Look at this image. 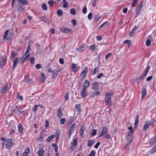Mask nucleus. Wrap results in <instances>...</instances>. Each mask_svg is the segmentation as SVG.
<instances>
[{
	"mask_svg": "<svg viewBox=\"0 0 156 156\" xmlns=\"http://www.w3.org/2000/svg\"><path fill=\"white\" fill-rule=\"evenodd\" d=\"M113 95L112 93H107L106 94V97L105 98V103L107 105L111 106L112 104V101H111L112 96Z\"/></svg>",
	"mask_w": 156,
	"mask_h": 156,
	"instance_id": "nucleus-1",
	"label": "nucleus"
},
{
	"mask_svg": "<svg viewBox=\"0 0 156 156\" xmlns=\"http://www.w3.org/2000/svg\"><path fill=\"white\" fill-rule=\"evenodd\" d=\"M14 145V142L12 138H8L6 141L5 148L7 149L12 148Z\"/></svg>",
	"mask_w": 156,
	"mask_h": 156,
	"instance_id": "nucleus-2",
	"label": "nucleus"
},
{
	"mask_svg": "<svg viewBox=\"0 0 156 156\" xmlns=\"http://www.w3.org/2000/svg\"><path fill=\"white\" fill-rule=\"evenodd\" d=\"M88 72V68L86 67L84 70L82 71L80 76V79L81 80H83L87 76Z\"/></svg>",
	"mask_w": 156,
	"mask_h": 156,
	"instance_id": "nucleus-3",
	"label": "nucleus"
},
{
	"mask_svg": "<svg viewBox=\"0 0 156 156\" xmlns=\"http://www.w3.org/2000/svg\"><path fill=\"white\" fill-rule=\"evenodd\" d=\"M155 120H154L153 122H151L149 120H147L144 123V125L143 128V130L144 131H146L148 128L149 126L153 124L155 122Z\"/></svg>",
	"mask_w": 156,
	"mask_h": 156,
	"instance_id": "nucleus-4",
	"label": "nucleus"
},
{
	"mask_svg": "<svg viewBox=\"0 0 156 156\" xmlns=\"http://www.w3.org/2000/svg\"><path fill=\"white\" fill-rule=\"evenodd\" d=\"M77 126L76 123H74L72 126L70 127L69 131H70V134L73 133L75 130L76 129Z\"/></svg>",
	"mask_w": 156,
	"mask_h": 156,
	"instance_id": "nucleus-5",
	"label": "nucleus"
},
{
	"mask_svg": "<svg viewBox=\"0 0 156 156\" xmlns=\"http://www.w3.org/2000/svg\"><path fill=\"white\" fill-rule=\"evenodd\" d=\"M92 89L95 91L98 90L99 89V85L98 82H95L92 85Z\"/></svg>",
	"mask_w": 156,
	"mask_h": 156,
	"instance_id": "nucleus-6",
	"label": "nucleus"
},
{
	"mask_svg": "<svg viewBox=\"0 0 156 156\" xmlns=\"http://www.w3.org/2000/svg\"><path fill=\"white\" fill-rule=\"evenodd\" d=\"M17 8L18 11L22 12L25 9V7L24 5L18 2L17 5Z\"/></svg>",
	"mask_w": 156,
	"mask_h": 156,
	"instance_id": "nucleus-7",
	"label": "nucleus"
},
{
	"mask_svg": "<svg viewBox=\"0 0 156 156\" xmlns=\"http://www.w3.org/2000/svg\"><path fill=\"white\" fill-rule=\"evenodd\" d=\"M80 94L83 98L86 97L88 95L86 89L83 88Z\"/></svg>",
	"mask_w": 156,
	"mask_h": 156,
	"instance_id": "nucleus-8",
	"label": "nucleus"
},
{
	"mask_svg": "<svg viewBox=\"0 0 156 156\" xmlns=\"http://www.w3.org/2000/svg\"><path fill=\"white\" fill-rule=\"evenodd\" d=\"M60 30L62 32L68 33L70 32L71 31V30L67 28V27H62L60 29Z\"/></svg>",
	"mask_w": 156,
	"mask_h": 156,
	"instance_id": "nucleus-9",
	"label": "nucleus"
},
{
	"mask_svg": "<svg viewBox=\"0 0 156 156\" xmlns=\"http://www.w3.org/2000/svg\"><path fill=\"white\" fill-rule=\"evenodd\" d=\"M18 58H16L13 59V67H12V69H15L16 68V67L17 66V64L18 63Z\"/></svg>",
	"mask_w": 156,
	"mask_h": 156,
	"instance_id": "nucleus-10",
	"label": "nucleus"
},
{
	"mask_svg": "<svg viewBox=\"0 0 156 156\" xmlns=\"http://www.w3.org/2000/svg\"><path fill=\"white\" fill-rule=\"evenodd\" d=\"M142 98H144L147 94V89L146 87H143L142 88Z\"/></svg>",
	"mask_w": 156,
	"mask_h": 156,
	"instance_id": "nucleus-11",
	"label": "nucleus"
},
{
	"mask_svg": "<svg viewBox=\"0 0 156 156\" xmlns=\"http://www.w3.org/2000/svg\"><path fill=\"white\" fill-rule=\"evenodd\" d=\"M87 47V46L85 45H83L79 48H76V50L78 52H81L85 50Z\"/></svg>",
	"mask_w": 156,
	"mask_h": 156,
	"instance_id": "nucleus-12",
	"label": "nucleus"
},
{
	"mask_svg": "<svg viewBox=\"0 0 156 156\" xmlns=\"http://www.w3.org/2000/svg\"><path fill=\"white\" fill-rule=\"evenodd\" d=\"M45 151L43 149L41 148L37 151V154L39 156H44Z\"/></svg>",
	"mask_w": 156,
	"mask_h": 156,
	"instance_id": "nucleus-13",
	"label": "nucleus"
},
{
	"mask_svg": "<svg viewBox=\"0 0 156 156\" xmlns=\"http://www.w3.org/2000/svg\"><path fill=\"white\" fill-rule=\"evenodd\" d=\"M143 5L142 4H141L140 5H139L137 8L136 9V15L137 16L140 13L141 10L142 8Z\"/></svg>",
	"mask_w": 156,
	"mask_h": 156,
	"instance_id": "nucleus-14",
	"label": "nucleus"
},
{
	"mask_svg": "<svg viewBox=\"0 0 156 156\" xmlns=\"http://www.w3.org/2000/svg\"><path fill=\"white\" fill-rule=\"evenodd\" d=\"M90 85V84L89 81L88 80H86L84 83L83 88L86 89V88L89 86Z\"/></svg>",
	"mask_w": 156,
	"mask_h": 156,
	"instance_id": "nucleus-15",
	"label": "nucleus"
},
{
	"mask_svg": "<svg viewBox=\"0 0 156 156\" xmlns=\"http://www.w3.org/2000/svg\"><path fill=\"white\" fill-rule=\"evenodd\" d=\"M8 86V84L6 83L5 86L2 87V88L1 89V91L3 94H5L6 92Z\"/></svg>",
	"mask_w": 156,
	"mask_h": 156,
	"instance_id": "nucleus-16",
	"label": "nucleus"
},
{
	"mask_svg": "<svg viewBox=\"0 0 156 156\" xmlns=\"http://www.w3.org/2000/svg\"><path fill=\"white\" fill-rule=\"evenodd\" d=\"M102 131L101 133L102 134L106 135L108 133V130L107 128L106 127H103L102 128Z\"/></svg>",
	"mask_w": 156,
	"mask_h": 156,
	"instance_id": "nucleus-17",
	"label": "nucleus"
},
{
	"mask_svg": "<svg viewBox=\"0 0 156 156\" xmlns=\"http://www.w3.org/2000/svg\"><path fill=\"white\" fill-rule=\"evenodd\" d=\"M18 127L19 129V131L20 133H22L23 130V126L21 123H19L18 125Z\"/></svg>",
	"mask_w": 156,
	"mask_h": 156,
	"instance_id": "nucleus-18",
	"label": "nucleus"
},
{
	"mask_svg": "<svg viewBox=\"0 0 156 156\" xmlns=\"http://www.w3.org/2000/svg\"><path fill=\"white\" fill-rule=\"evenodd\" d=\"M57 114L59 118H61L63 114L62 113V112L61 111V109L60 108H59L58 109L57 111Z\"/></svg>",
	"mask_w": 156,
	"mask_h": 156,
	"instance_id": "nucleus-19",
	"label": "nucleus"
},
{
	"mask_svg": "<svg viewBox=\"0 0 156 156\" xmlns=\"http://www.w3.org/2000/svg\"><path fill=\"white\" fill-rule=\"evenodd\" d=\"M156 142V138L154 137L151 138L149 141V144L151 145H153Z\"/></svg>",
	"mask_w": 156,
	"mask_h": 156,
	"instance_id": "nucleus-20",
	"label": "nucleus"
},
{
	"mask_svg": "<svg viewBox=\"0 0 156 156\" xmlns=\"http://www.w3.org/2000/svg\"><path fill=\"white\" fill-rule=\"evenodd\" d=\"M55 136V135H52L49 136L48 138L46 139V141L48 142H49L51 141V140L54 139Z\"/></svg>",
	"mask_w": 156,
	"mask_h": 156,
	"instance_id": "nucleus-21",
	"label": "nucleus"
},
{
	"mask_svg": "<svg viewBox=\"0 0 156 156\" xmlns=\"http://www.w3.org/2000/svg\"><path fill=\"white\" fill-rule=\"evenodd\" d=\"M6 63V60L5 58H3L0 62V68H2Z\"/></svg>",
	"mask_w": 156,
	"mask_h": 156,
	"instance_id": "nucleus-22",
	"label": "nucleus"
},
{
	"mask_svg": "<svg viewBox=\"0 0 156 156\" xmlns=\"http://www.w3.org/2000/svg\"><path fill=\"white\" fill-rule=\"evenodd\" d=\"M17 0L19 1L18 2L20 3L22 5H27L28 4V2L26 0Z\"/></svg>",
	"mask_w": 156,
	"mask_h": 156,
	"instance_id": "nucleus-23",
	"label": "nucleus"
},
{
	"mask_svg": "<svg viewBox=\"0 0 156 156\" xmlns=\"http://www.w3.org/2000/svg\"><path fill=\"white\" fill-rule=\"evenodd\" d=\"M137 29V28L136 26H135L133 28V29H132L131 31H130V33L129 35L132 37L133 36L134 34L135 33L136 30Z\"/></svg>",
	"mask_w": 156,
	"mask_h": 156,
	"instance_id": "nucleus-24",
	"label": "nucleus"
},
{
	"mask_svg": "<svg viewBox=\"0 0 156 156\" xmlns=\"http://www.w3.org/2000/svg\"><path fill=\"white\" fill-rule=\"evenodd\" d=\"M9 31V30H6L4 33V34L3 36V38L5 40L9 39L7 37Z\"/></svg>",
	"mask_w": 156,
	"mask_h": 156,
	"instance_id": "nucleus-25",
	"label": "nucleus"
},
{
	"mask_svg": "<svg viewBox=\"0 0 156 156\" xmlns=\"http://www.w3.org/2000/svg\"><path fill=\"white\" fill-rule=\"evenodd\" d=\"M73 119L74 118L72 116L69 117V118L68 122H67V124H68V125H70L72 122L73 121Z\"/></svg>",
	"mask_w": 156,
	"mask_h": 156,
	"instance_id": "nucleus-26",
	"label": "nucleus"
},
{
	"mask_svg": "<svg viewBox=\"0 0 156 156\" xmlns=\"http://www.w3.org/2000/svg\"><path fill=\"white\" fill-rule=\"evenodd\" d=\"M77 70V67L75 63H73L72 64V70L75 73L76 71Z\"/></svg>",
	"mask_w": 156,
	"mask_h": 156,
	"instance_id": "nucleus-27",
	"label": "nucleus"
},
{
	"mask_svg": "<svg viewBox=\"0 0 156 156\" xmlns=\"http://www.w3.org/2000/svg\"><path fill=\"white\" fill-rule=\"evenodd\" d=\"M17 55V54L15 52L13 51H12L11 52V58L12 59L13 58H14Z\"/></svg>",
	"mask_w": 156,
	"mask_h": 156,
	"instance_id": "nucleus-28",
	"label": "nucleus"
},
{
	"mask_svg": "<svg viewBox=\"0 0 156 156\" xmlns=\"http://www.w3.org/2000/svg\"><path fill=\"white\" fill-rule=\"evenodd\" d=\"M63 6L64 8H66L68 7V3L66 1V0H63Z\"/></svg>",
	"mask_w": 156,
	"mask_h": 156,
	"instance_id": "nucleus-29",
	"label": "nucleus"
},
{
	"mask_svg": "<svg viewBox=\"0 0 156 156\" xmlns=\"http://www.w3.org/2000/svg\"><path fill=\"white\" fill-rule=\"evenodd\" d=\"M55 3V2L53 0H51L48 2V4L51 7H52Z\"/></svg>",
	"mask_w": 156,
	"mask_h": 156,
	"instance_id": "nucleus-30",
	"label": "nucleus"
},
{
	"mask_svg": "<svg viewBox=\"0 0 156 156\" xmlns=\"http://www.w3.org/2000/svg\"><path fill=\"white\" fill-rule=\"evenodd\" d=\"M85 128L83 127H82L80 129V134L81 137L83 136V134H84V132Z\"/></svg>",
	"mask_w": 156,
	"mask_h": 156,
	"instance_id": "nucleus-31",
	"label": "nucleus"
},
{
	"mask_svg": "<svg viewBox=\"0 0 156 156\" xmlns=\"http://www.w3.org/2000/svg\"><path fill=\"white\" fill-rule=\"evenodd\" d=\"M139 121V116L137 115L136 116L135 123H134V125L135 126H137Z\"/></svg>",
	"mask_w": 156,
	"mask_h": 156,
	"instance_id": "nucleus-32",
	"label": "nucleus"
},
{
	"mask_svg": "<svg viewBox=\"0 0 156 156\" xmlns=\"http://www.w3.org/2000/svg\"><path fill=\"white\" fill-rule=\"evenodd\" d=\"M70 12L71 14L75 15L76 13V10L74 8H72L70 10Z\"/></svg>",
	"mask_w": 156,
	"mask_h": 156,
	"instance_id": "nucleus-33",
	"label": "nucleus"
},
{
	"mask_svg": "<svg viewBox=\"0 0 156 156\" xmlns=\"http://www.w3.org/2000/svg\"><path fill=\"white\" fill-rule=\"evenodd\" d=\"M109 24V22L108 21H106L104 22L99 27V29L103 27L104 26H105V25L107 26Z\"/></svg>",
	"mask_w": 156,
	"mask_h": 156,
	"instance_id": "nucleus-34",
	"label": "nucleus"
},
{
	"mask_svg": "<svg viewBox=\"0 0 156 156\" xmlns=\"http://www.w3.org/2000/svg\"><path fill=\"white\" fill-rule=\"evenodd\" d=\"M80 104H76L75 105V108L76 110L78 112H80Z\"/></svg>",
	"mask_w": 156,
	"mask_h": 156,
	"instance_id": "nucleus-35",
	"label": "nucleus"
},
{
	"mask_svg": "<svg viewBox=\"0 0 156 156\" xmlns=\"http://www.w3.org/2000/svg\"><path fill=\"white\" fill-rule=\"evenodd\" d=\"M138 1V0H133V2L132 4V6L133 7L135 6L137 4Z\"/></svg>",
	"mask_w": 156,
	"mask_h": 156,
	"instance_id": "nucleus-36",
	"label": "nucleus"
},
{
	"mask_svg": "<svg viewBox=\"0 0 156 156\" xmlns=\"http://www.w3.org/2000/svg\"><path fill=\"white\" fill-rule=\"evenodd\" d=\"M99 71L98 68L97 67H96L95 69H94L93 72L92 73V74L93 75H94L95 74H96L98 73Z\"/></svg>",
	"mask_w": 156,
	"mask_h": 156,
	"instance_id": "nucleus-37",
	"label": "nucleus"
},
{
	"mask_svg": "<svg viewBox=\"0 0 156 156\" xmlns=\"http://www.w3.org/2000/svg\"><path fill=\"white\" fill-rule=\"evenodd\" d=\"M57 14L59 16H62L63 14L62 11L60 9H58L57 12Z\"/></svg>",
	"mask_w": 156,
	"mask_h": 156,
	"instance_id": "nucleus-38",
	"label": "nucleus"
},
{
	"mask_svg": "<svg viewBox=\"0 0 156 156\" xmlns=\"http://www.w3.org/2000/svg\"><path fill=\"white\" fill-rule=\"evenodd\" d=\"M94 140H89L87 143V146L88 147L90 146L92 144L94 143Z\"/></svg>",
	"mask_w": 156,
	"mask_h": 156,
	"instance_id": "nucleus-39",
	"label": "nucleus"
},
{
	"mask_svg": "<svg viewBox=\"0 0 156 156\" xmlns=\"http://www.w3.org/2000/svg\"><path fill=\"white\" fill-rule=\"evenodd\" d=\"M87 9L86 6L83 7L82 9V12L84 14H85L87 13Z\"/></svg>",
	"mask_w": 156,
	"mask_h": 156,
	"instance_id": "nucleus-40",
	"label": "nucleus"
},
{
	"mask_svg": "<svg viewBox=\"0 0 156 156\" xmlns=\"http://www.w3.org/2000/svg\"><path fill=\"white\" fill-rule=\"evenodd\" d=\"M42 8L44 10H46L48 9L46 5L45 4H43L42 6Z\"/></svg>",
	"mask_w": 156,
	"mask_h": 156,
	"instance_id": "nucleus-41",
	"label": "nucleus"
},
{
	"mask_svg": "<svg viewBox=\"0 0 156 156\" xmlns=\"http://www.w3.org/2000/svg\"><path fill=\"white\" fill-rule=\"evenodd\" d=\"M133 132L132 131L128 132L126 134V136H129L130 137H132V133Z\"/></svg>",
	"mask_w": 156,
	"mask_h": 156,
	"instance_id": "nucleus-42",
	"label": "nucleus"
},
{
	"mask_svg": "<svg viewBox=\"0 0 156 156\" xmlns=\"http://www.w3.org/2000/svg\"><path fill=\"white\" fill-rule=\"evenodd\" d=\"M101 16L100 15H98V14L97 15H96L95 16V20L96 21H98L101 19Z\"/></svg>",
	"mask_w": 156,
	"mask_h": 156,
	"instance_id": "nucleus-43",
	"label": "nucleus"
},
{
	"mask_svg": "<svg viewBox=\"0 0 156 156\" xmlns=\"http://www.w3.org/2000/svg\"><path fill=\"white\" fill-rule=\"evenodd\" d=\"M95 154V152L94 151L92 150L89 156H94Z\"/></svg>",
	"mask_w": 156,
	"mask_h": 156,
	"instance_id": "nucleus-44",
	"label": "nucleus"
},
{
	"mask_svg": "<svg viewBox=\"0 0 156 156\" xmlns=\"http://www.w3.org/2000/svg\"><path fill=\"white\" fill-rule=\"evenodd\" d=\"M100 92L99 91H98L93 94V95L94 96H97L100 94Z\"/></svg>",
	"mask_w": 156,
	"mask_h": 156,
	"instance_id": "nucleus-45",
	"label": "nucleus"
},
{
	"mask_svg": "<svg viewBox=\"0 0 156 156\" xmlns=\"http://www.w3.org/2000/svg\"><path fill=\"white\" fill-rule=\"evenodd\" d=\"M151 42L149 39H147L146 41V45L147 46H149L151 45Z\"/></svg>",
	"mask_w": 156,
	"mask_h": 156,
	"instance_id": "nucleus-46",
	"label": "nucleus"
},
{
	"mask_svg": "<svg viewBox=\"0 0 156 156\" xmlns=\"http://www.w3.org/2000/svg\"><path fill=\"white\" fill-rule=\"evenodd\" d=\"M92 14L91 12H90L88 15L87 16V17L88 19L90 20H91L92 19Z\"/></svg>",
	"mask_w": 156,
	"mask_h": 156,
	"instance_id": "nucleus-47",
	"label": "nucleus"
},
{
	"mask_svg": "<svg viewBox=\"0 0 156 156\" xmlns=\"http://www.w3.org/2000/svg\"><path fill=\"white\" fill-rule=\"evenodd\" d=\"M77 140L76 139H75L73 140V141L72 144V145L76 146V145H77Z\"/></svg>",
	"mask_w": 156,
	"mask_h": 156,
	"instance_id": "nucleus-48",
	"label": "nucleus"
},
{
	"mask_svg": "<svg viewBox=\"0 0 156 156\" xmlns=\"http://www.w3.org/2000/svg\"><path fill=\"white\" fill-rule=\"evenodd\" d=\"M126 138L129 142H131L132 140V137L126 136Z\"/></svg>",
	"mask_w": 156,
	"mask_h": 156,
	"instance_id": "nucleus-49",
	"label": "nucleus"
},
{
	"mask_svg": "<svg viewBox=\"0 0 156 156\" xmlns=\"http://www.w3.org/2000/svg\"><path fill=\"white\" fill-rule=\"evenodd\" d=\"M66 121V119L65 118H62L61 119L60 122L61 124H63L65 123Z\"/></svg>",
	"mask_w": 156,
	"mask_h": 156,
	"instance_id": "nucleus-50",
	"label": "nucleus"
},
{
	"mask_svg": "<svg viewBox=\"0 0 156 156\" xmlns=\"http://www.w3.org/2000/svg\"><path fill=\"white\" fill-rule=\"evenodd\" d=\"M95 48V46L94 45H92L90 47V49L92 51H94Z\"/></svg>",
	"mask_w": 156,
	"mask_h": 156,
	"instance_id": "nucleus-51",
	"label": "nucleus"
},
{
	"mask_svg": "<svg viewBox=\"0 0 156 156\" xmlns=\"http://www.w3.org/2000/svg\"><path fill=\"white\" fill-rule=\"evenodd\" d=\"M96 133L97 130L96 129H94L92 131L91 135L93 136H94L96 135Z\"/></svg>",
	"mask_w": 156,
	"mask_h": 156,
	"instance_id": "nucleus-52",
	"label": "nucleus"
},
{
	"mask_svg": "<svg viewBox=\"0 0 156 156\" xmlns=\"http://www.w3.org/2000/svg\"><path fill=\"white\" fill-rule=\"evenodd\" d=\"M30 45H29L28 47H27V48L26 50V51L25 54V55H26L27 53H28L29 51H30Z\"/></svg>",
	"mask_w": 156,
	"mask_h": 156,
	"instance_id": "nucleus-53",
	"label": "nucleus"
},
{
	"mask_svg": "<svg viewBox=\"0 0 156 156\" xmlns=\"http://www.w3.org/2000/svg\"><path fill=\"white\" fill-rule=\"evenodd\" d=\"M111 55H112V54L111 52H109L107 54L105 57V59H107L108 58L111 56Z\"/></svg>",
	"mask_w": 156,
	"mask_h": 156,
	"instance_id": "nucleus-54",
	"label": "nucleus"
},
{
	"mask_svg": "<svg viewBox=\"0 0 156 156\" xmlns=\"http://www.w3.org/2000/svg\"><path fill=\"white\" fill-rule=\"evenodd\" d=\"M37 107L38 105H35V106L33 108V110L34 112H35L37 111Z\"/></svg>",
	"mask_w": 156,
	"mask_h": 156,
	"instance_id": "nucleus-55",
	"label": "nucleus"
},
{
	"mask_svg": "<svg viewBox=\"0 0 156 156\" xmlns=\"http://www.w3.org/2000/svg\"><path fill=\"white\" fill-rule=\"evenodd\" d=\"M103 76V73H99L98 75L97 76V78L98 79L101 78L102 76Z\"/></svg>",
	"mask_w": 156,
	"mask_h": 156,
	"instance_id": "nucleus-56",
	"label": "nucleus"
},
{
	"mask_svg": "<svg viewBox=\"0 0 156 156\" xmlns=\"http://www.w3.org/2000/svg\"><path fill=\"white\" fill-rule=\"evenodd\" d=\"M69 94L68 93L66 92L65 95V98L66 100H68L69 99Z\"/></svg>",
	"mask_w": 156,
	"mask_h": 156,
	"instance_id": "nucleus-57",
	"label": "nucleus"
},
{
	"mask_svg": "<svg viewBox=\"0 0 156 156\" xmlns=\"http://www.w3.org/2000/svg\"><path fill=\"white\" fill-rule=\"evenodd\" d=\"M71 23L73 25V26H75L76 24V20H73L71 21Z\"/></svg>",
	"mask_w": 156,
	"mask_h": 156,
	"instance_id": "nucleus-58",
	"label": "nucleus"
},
{
	"mask_svg": "<svg viewBox=\"0 0 156 156\" xmlns=\"http://www.w3.org/2000/svg\"><path fill=\"white\" fill-rule=\"evenodd\" d=\"M101 143L100 142H98L97 144H95L94 147L97 149L98 147L100 145Z\"/></svg>",
	"mask_w": 156,
	"mask_h": 156,
	"instance_id": "nucleus-59",
	"label": "nucleus"
},
{
	"mask_svg": "<svg viewBox=\"0 0 156 156\" xmlns=\"http://www.w3.org/2000/svg\"><path fill=\"white\" fill-rule=\"evenodd\" d=\"M59 62L61 64H63L64 63L63 59L62 58H60L59 59Z\"/></svg>",
	"mask_w": 156,
	"mask_h": 156,
	"instance_id": "nucleus-60",
	"label": "nucleus"
},
{
	"mask_svg": "<svg viewBox=\"0 0 156 156\" xmlns=\"http://www.w3.org/2000/svg\"><path fill=\"white\" fill-rule=\"evenodd\" d=\"M30 151V150L29 148H27L25 149V151L24 152L28 154L29 153Z\"/></svg>",
	"mask_w": 156,
	"mask_h": 156,
	"instance_id": "nucleus-61",
	"label": "nucleus"
},
{
	"mask_svg": "<svg viewBox=\"0 0 156 156\" xmlns=\"http://www.w3.org/2000/svg\"><path fill=\"white\" fill-rule=\"evenodd\" d=\"M45 127L46 128L48 127L49 126V122L48 120H46L45 121Z\"/></svg>",
	"mask_w": 156,
	"mask_h": 156,
	"instance_id": "nucleus-62",
	"label": "nucleus"
},
{
	"mask_svg": "<svg viewBox=\"0 0 156 156\" xmlns=\"http://www.w3.org/2000/svg\"><path fill=\"white\" fill-rule=\"evenodd\" d=\"M111 137V135L108 134V133H107L105 135V138L107 139H109Z\"/></svg>",
	"mask_w": 156,
	"mask_h": 156,
	"instance_id": "nucleus-63",
	"label": "nucleus"
},
{
	"mask_svg": "<svg viewBox=\"0 0 156 156\" xmlns=\"http://www.w3.org/2000/svg\"><path fill=\"white\" fill-rule=\"evenodd\" d=\"M102 39V38L100 36H98L96 37V39L98 41H101Z\"/></svg>",
	"mask_w": 156,
	"mask_h": 156,
	"instance_id": "nucleus-64",
	"label": "nucleus"
}]
</instances>
